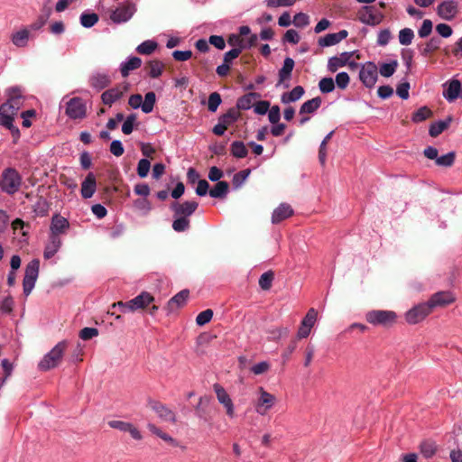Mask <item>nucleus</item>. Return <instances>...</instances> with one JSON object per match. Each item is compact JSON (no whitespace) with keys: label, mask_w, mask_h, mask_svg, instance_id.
Here are the masks:
<instances>
[{"label":"nucleus","mask_w":462,"mask_h":462,"mask_svg":"<svg viewBox=\"0 0 462 462\" xmlns=\"http://www.w3.org/2000/svg\"><path fill=\"white\" fill-rule=\"evenodd\" d=\"M189 291L188 290H182L180 292H178L175 296H173L169 301H168V308L170 310H173L176 308L182 307L187 299L189 298Z\"/></svg>","instance_id":"nucleus-29"},{"label":"nucleus","mask_w":462,"mask_h":462,"mask_svg":"<svg viewBox=\"0 0 462 462\" xmlns=\"http://www.w3.org/2000/svg\"><path fill=\"white\" fill-rule=\"evenodd\" d=\"M274 279V273L272 271H268L263 273L259 279V286L263 291H268L271 289L273 281Z\"/></svg>","instance_id":"nucleus-45"},{"label":"nucleus","mask_w":462,"mask_h":462,"mask_svg":"<svg viewBox=\"0 0 462 462\" xmlns=\"http://www.w3.org/2000/svg\"><path fill=\"white\" fill-rule=\"evenodd\" d=\"M353 51H345L338 56L329 58L328 61V69L330 72H336L338 69L346 66L353 57Z\"/></svg>","instance_id":"nucleus-19"},{"label":"nucleus","mask_w":462,"mask_h":462,"mask_svg":"<svg viewBox=\"0 0 462 462\" xmlns=\"http://www.w3.org/2000/svg\"><path fill=\"white\" fill-rule=\"evenodd\" d=\"M142 60L138 57H131L128 61L121 64V74L124 78L127 77L130 71L140 68Z\"/></svg>","instance_id":"nucleus-33"},{"label":"nucleus","mask_w":462,"mask_h":462,"mask_svg":"<svg viewBox=\"0 0 462 462\" xmlns=\"http://www.w3.org/2000/svg\"><path fill=\"white\" fill-rule=\"evenodd\" d=\"M135 121H136V116L134 114L128 116L122 125V132L125 134H132V132L134 130V124Z\"/></svg>","instance_id":"nucleus-60"},{"label":"nucleus","mask_w":462,"mask_h":462,"mask_svg":"<svg viewBox=\"0 0 462 462\" xmlns=\"http://www.w3.org/2000/svg\"><path fill=\"white\" fill-rule=\"evenodd\" d=\"M431 312L430 306H429L427 302H424L408 310L405 313V320L407 323L414 325L422 321Z\"/></svg>","instance_id":"nucleus-7"},{"label":"nucleus","mask_w":462,"mask_h":462,"mask_svg":"<svg viewBox=\"0 0 462 462\" xmlns=\"http://www.w3.org/2000/svg\"><path fill=\"white\" fill-rule=\"evenodd\" d=\"M213 389L217 395L218 402L222 404L226 409V415L230 418H233L235 416V406L230 395L227 393L226 389L219 383H214Z\"/></svg>","instance_id":"nucleus-10"},{"label":"nucleus","mask_w":462,"mask_h":462,"mask_svg":"<svg viewBox=\"0 0 462 462\" xmlns=\"http://www.w3.org/2000/svg\"><path fill=\"white\" fill-rule=\"evenodd\" d=\"M164 64L159 60H150L146 63L144 69L152 79L159 78L163 71Z\"/></svg>","instance_id":"nucleus-27"},{"label":"nucleus","mask_w":462,"mask_h":462,"mask_svg":"<svg viewBox=\"0 0 462 462\" xmlns=\"http://www.w3.org/2000/svg\"><path fill=\"white\" fill-rule=\"evenodd\" d=\"M66 114L72 119L83 118L86 116V106L79 97H73L67 103Z\"/></svg>","instance_id":"nucleus-14"},{"label":"nucleus","mask_w":462,"mask_h":462,"mask_svg":"<svg viewBox=\"0 0 462 462\" xmlns=\"http://www.w3.org/2000/svg\"><path fill=\"white\" fill-rule=\"evenodd\" d=\"M40 268V261L38 259L32 260L25 268V276L38 278Z\"/></svg>","instance_id":"nucleus-53"},{"label":"nucleus","mask_w":462,"mask_h":462,"mask_svg":"<svg viewBox=\"0 0 462 462\" xmlns=\"http://www.w3.org/2000/svg\"><path fill=\"white\" fill-rule=\"evenodd\" d=\"M391 38H392V33L389 29L382 30L378 33L377 44L380 46H385L389 43Z\"/></svg>","instance_id":"nucleus-64"},{"label":"nucleus","mask_w":462,"mask_h":462,"mask_svg":"<svg viewBox=\"0 0 462 462\" xmlns=\"http://www.w3.org/2000/svg\"><path fill=\"white\" fill-rule=\"evenodd\" d=\"M231 154L236 158H245L248 153V150L245 143L241 141H235L231 144Z\"/></svg>","instance_id":"nucleus-39"},{"label":"nucleus","mask_w":462,"mask_h":462,"mask_svg":"<svg viewBox=\"0 0 462 462\" xmlns=\"http://www.w3.org/2000/svg\"><path fill=\"white\" fill-rule=\"evenodd\" d=\"M398 67V61L393 60L390 63H383L380 67V74L383 77L389 78L393 75Z\"/></svg>","instance_id":"nucleus-50"},{"label":"nucleus","mask_w":462,"mask_h":462,"mask_svg":"<svg viewBox=\"0 0 462 462\" xmlns=\"http://www.w3.org/2000/svg\"><path fill=\"white\" fill-rule=\"evenodd\" d=\"M413 38L414 32L410 28H404L399 32V42L402 45H410Z\"/></svg>","instance_id":"nucleus-49"},{"label":"nucleus","mask_w":462,"mask_h":462,"mask_svg":"<svg viewBox=\"0 0 462 462\" xmlns=\"http://www.w3.org/2000/svg\"><path fill=\"white\" fill-rule=\"evenodd\" d=\"M452 121V117L448 116L444 121H438L430 125L429 129V134L431 137L439 136L442 132H444L447 128H448L450 123Z\"/></svg>","instance_id":"nucleus-31"},{"label":"nucleus","mask_w":462,"mask_h":462,"mask_svg":"<svg viewBox=\"0 0 462 462\" xmlns=\"http://www.w3.org/2000/svg\"><path fill=\"white\" fill-rule=\"evenodd\" d=\"M229 190V184L226 181H218L213 189H209V196L215 199H225Z\"/></svg>","instance_id":"nucleus-32"},{"label":"nucleus","mask_w":462,"mask_h":462,"mask_svg":"<svg viewBox=\"0 0 462 462\" xmlns=\"http://www.w3.org/2000/svg\"><path fill=\"white\" fill-rule=\"evenodd\" d=\"M456 158L455 152H449L445 155L437 158L436 164L442 167H451Z\"/></svg>","instance_id":"nucleus-48"},{"label":"nucleus","mask_w":462,"mask_h":462,"mask_svg":"<svg viewBox=\"0 0 462 462\" xmlns=\"http://www.w3.org/2000/svg\"><path fill=\"white\" fill-rule=\"evenodd\" d=\"M147 428H148V430L152 434L156 435L157 437H159L160 439H162V440H164L165 442H167L171 446H172V447H178L179 446V442L175 439L171 437L168 433L162 431L156 425H154L152 423H149L147 425Z\"/></svg>","instance_id":"nucleus-30"},{"label":"nucleus","mask_w":462,"mask_h":462,"mask_svg":"<svg viewBox=\"0 0 462 462\" xmlns=\"http://www.w3.org/2000/svg\"><path fill=\"white\" fill-rule=\"evenodd\" d=\"M350 78L349 75L346 72H339L336 76V84L338 88L340 89H346L347 86L349 85Z\"/></svg>","instance_id":"nucleus-61"},{"label":"nucleus","mask_w":462,"mask_h":462,"mask_svg":"<svg viewBox=\"0 0 462 462\" xmlns=\"http://www.w3.org/2000/svg\"><path fill=\"white\" fill-rule=\"evenodd\" d=\"M359 79L366 88H373L378 79V68L374 62H366L359 72Z\"/></svg>","instance_id":"nucleus-8"},{"label":"nucleus","mask_w":462,"mask_h":462,"mask_svg":"<svg viewBox=\"0 0 462 462\" xmlns=\"http://www.w3.org/2000/svg\"><path fill=\"white\" fill-rule=\"evenodd\" d=\"M239 117L240 112L236 108L231 107L226 111V113L219 116L218 121H220L227 128L233 123L237 121Z\"/></svg>","instance_id":"nucleus-34"},{"label":"nucleus","mask_w":462,"mask_h":462,"mask_svg":"<svg viewBox=\"0 0 462 462\" xmlns=\"http://www.w3.org/2000/svg\"><path fill=\"white\" fill-rule=\"evenodd\" d=\"M21 185V177L14 169H6L2 174L1 187L2 189L8 193L14 194Z\"/></svg>","instance_id":"nucleus-6"},{"label":"nucleus","mask_w":462,"mask_h":462,"mask_svg":"<svg viewBox=\"0 0 462 462\" xmlns=\"http://www.w3.org/2000/svg\"><path fill=\"white\" fill-rule=\"evenodd\" d=\"M156 101L155 93L150 91L145 94L143 102L142 101V110L143 113L148 114L151 113L153 109L154 104Z\"/></svg>","instance_id":"nucleus-42"},{"label":"nucleus","mask_w":462,"mask_h":462,"mask_svg":"<svg viewBox=\"0 0 462 462\" xmlns=\"http://www.w3.org/2000/svg\"><path fill=\"white\" fill-rule=\"evenodd\" d=\"M250 172H251L250 169H245V170L240 171L239 172L236 173L234 175L233 180H232L234 187L236 189L240 188L245 183V181L246 180L248 176L250 175Z\"/></svg>","instance_id":"nucleus-51"},{"label":"nucleus","mask_w":462,"mask_h":462,"mask_svg":"<svg viewBox=\"0 0 462 462\" xmlns=\"http://www.w3.org/2000/svg\"><path fill=\"white\" fill-rule=\"evenodd\" d=\"M456 301L455 295L449 291H441L431 295L430 300L427 301L430 306L431 310L437 307H446Z\"/></svg>","instance_id":"nucleus-11"},{"label":"nucleus","mask_w":462,"mask_h":462,"mask_svg":"<svg viewBox=\"0 0 462 462\" xmlns=\"http://www.w3.org/2000/svg\"><path fill=\"white\" fill-rule=\"evenodd\" d=\"M420 448L421 454L426 458L433 457L437 451L436 444L431 440H425L421 442Z\"/></svg>","instance_id":"nucleus-44"},{"label":"nucleus","mask_w":462,"mask_h":462,"mask_svg":"<svg viewBox=\"0 0 462 462\" xmlns=\"http://www.w3.org/2000/svg\"><path fill=\"white\" fill-rule=\"evenodd\" d=\"M457 3L453 0L443 1L437 7V14L439 16L447 21L453 20L457 16Z\"/></svg>","instance_id":"nucleus-13"},{"label":"nucleus","mask_w":462,"mask_h":462,"mask_svg":"<svg viewBox=\"0 0 462 462\" xmlns=\"http://www.w3.org/2000/svg\"><path fill=\"white\" fill-rule=\"evenodd\" d=\"M97 189L96 177L93 172H89L81 183V196L84 199L91 198Z\"/></svg>","instance_id":"nucleus-22"},{"label":"nucleus","mask_w":462,"mask_h":462,"mask_svg":"<svg viewBox=\"0 0 462 462\" xmlns=\"http://www.w3.org/2000/svg\"><path fill=\"white\" fill-rule=\"evenodd\" d=\"M158 47V44L154 41L147 40L139 44L136 48V51L142 55L152 54Z\"/></svg>","instance_id":"nucleus-41"},{"label":"nucleus","mask_w":462,"mask_h":462,"mask_svg":"<svg viewBox=\"0 0 462 462\" xmlns=\"http://www.w3.org/2000/svg\"><path fill=\"white\" fill-rule=\"evenodd\" d=\"M258 97L256 93H248L237 99L236 109L247 110L253 106L254 100Z\"/></svg>","instance_id":"nucleus-37"},{"label":"nucleus","mask_w":462,"mask_h":462,"mask_svg":"<svg viewBox=\"0 0 462 462\" xmlns=\"http://www.w3.org/2000/svg\"><path fill=\"white\" fill-rule=\"evenodd\" d=\"M294 60L290 58V57H287L285 58L284 61H283V65L282 67V69L279 70V80H278V85L283 83L284 81L286 80H289L291 77V72L293 70V68H294Z\"/></svg>","instance_id":"nucleus-26"},{"label":"nucleus","mask_w":462,"mask_h":462,"mask_svg":"<svg viewBox=\"0 0 462 462\" xmlns=\"http://www.w3.org/2000/svg\"><path fill=\"white\" fill-rule=\"evenodd\" d=\"M151 168V163L147 159H141L137 165V174L141 178H145Z\"/></svg>","instance_id":"nucleus-58"},{"label":"nucleus","mask_w":462,"mask_h":462,"mask_svg":"<svg viewBox=\"0 0 462 462\" xmlns=\"http://www.w3.org/2000/svg\"><path fill=\"white\" fill-rule=\"evenodd\" d=\"M148 406L159 416L161 420L166 422L176 423L177 418L175 412L168 406L155 400H149Z\"/></svg>","instance_id":"nucleus-9"},{"label":"nucleus","mask_w":462,"mask_h":462,"mask_svg":"<svg viewBox=\"0 0 462 462\" xmlns=\"http://www.w3.org/2000/svg\"><path fill=\"white\" fill-rule=\"evenodd\" d=\"M319 90L324 93H330L335 89V82L332 78H323L319 82Z\"/></svg>","instance_id":"nucleus-54"},{"label":"nucleus","mask_w":462,"mask_h":462,"mask_svg":"<svg viewBox=\"0 0 462 462\" xmlns=\"http://www.w3.org/2000/svg\"><path fill=\"white\" fill-rule=\"evenodd\" d=\"M7 100L0 106V125L9 129L14 138V142L20 136V131L14 126L13 121L20 108L23 106L24 97L18 87L10 88L6 90Z\"/></svg>","instance_id":"nucleus-1"},{"label":"nucleus","mask_w":462,"mask_h":462,"mask_svg":"<svg viewBox=\"0 0 462 462\" xmlns=\"http://www.w3.org/2000/svg\"><path fill=\"white\" fill-rule=\"evenodd\" d=\"M296 0H265V5L269 8L290 7L295 4Z\"/></svg>","instance_id":"nucleus-55"},{"label":"nucleus","mask_w":462,"mask_h":462,"mask_svg":"<svg viewBox=\"0 0 462 462\" xmlns=\"http://www.w3.org/2000/svg\"><path fill=\"white\" fill-rule=\"evenodd\" d=\"M317 316V310L313 308L310 309L305 318L302 319L301 324L312 328L316 322Z\"/></svg>","instance_id":"nucleus-62"},{"label":"nucleus","mask_w":462,"mask_h":462,"mask_svg":"<svg viewBox=\"0 0 462 462\" xmlns=\"http://www.w3.org/2000/svg\"><path fill=\"white\" fill-rule=\"evenodd\" d=\"M227 42L234 47L233 49H241V52L245 50V48H241L245 45V38L238 34H231L227 39Z\"/></svg>","instance_id":"nucleus-59"},{"label":"nucleus","mask_w":462,"mask_h":462,"mask_svg":"<svg viewBox=\"0 0 462 462\" xmlns=\"http://www.w3.org/2000/svg\"><path fill=\"white\" fill-rule=\"evenodd\" d=\"M441 44V40L438 37H432L429 42H426L424 48L421 51V55L427 57L430 53L437 51Z\"/></svg>","instance_id":"nucleus-43"},{"label":"nucleus","mask_w":462,"mask_h":462,"mask_svg":"<svg viewBox=\"0 0 462 462\" xmlns=\"http://www.w3.org/2000/svg\"><path fill=\"white\" fill-rule=\"evenodd\" d=\"M134 12V5L131 3H126L113 10L109 17L116 23H125L131 19Z\"/></svg>","instance_id":"nucleus-12"},{"label":"nucleus","mask_w":462,"mask_h":462,"mask_svg":"<svg viewBox=\"0 0 462 462\" xmlns=\"http://www.w3.org/2000/svg\"><path fill=\"white\" fill-rule=\"evenodd\" d=\"M383 14L374 5H365L357 13L358 20L367 25L375 26L382 23Z\"/></svg>","instance_id":"nucleus-5"},{"label":"nucleus","mask_w":462,"mask_h":462,"mask_svg":"<svg viewBox=\"0 0 462 462\" xmlns=\"http://www.w3.org/2000/svg\"><path fill=\"white\" fill-rule=\"evenodd\" d=\"M222 99L221 96L217 92H213L208 96V109L210 112H216L221 104Z\"/></svg>","instance_id":"nucleus-52"},{"label":"nucleus","mask_w":462,"mask_h":462,"mask_svg":"<svg viewBox=\"0 0 462 462\" xmlns=\"http://www.w3.org/2000/svg\"><path fill=\"white\" fill-rule=\"evenodd\" d=\"M293 214V209L289 204L282 203L278 208H276L272 215V222L273 224H278L282 220L290 217Z\"/></svg>","instance_id":"nucleus-23"},{"label":"nucleus","mask_w":462,"mask_h":462,"mask_svg":"<svg viewBox=\"0 0 462 462\" xmlns=\"http://www.w3.org/2000/svg\"><path fill=\"white\" fill-rule=\"evenodd\" d=\"M30 35V30L27 27H23L14 32L10 39L14 46L18 48H24L28 45Z\"/></svg>","instance_id":"nucleus-24"},{"label":"nucleus","mask_w":462,"mask_h":462,"mask_svg":"<svg viewBox=\"0 0 462 462\" xmlns=\"http://www.w3.org/2000/svg\"><path fill=\"white\" fill-rule=\"evenodd\" d=\"M461 83L457 79H452L448 88L443 92V97L449 102L456 100L460 97Z\"/></svg>","instance_id":"nucleus-25"},{"label":"nucleus","mask_w":462,"mask_h":462,"mask_svg":"<svg viewBox=\"0 0 462 462\" xmlns=\"http://www.w3.org/2000/svg\"><path fill=\"white\" fill-rule=\"evenodd\" d=\"M322 103V99L319 97H314L310 100L304 102L300 108V114H311L318 110Z\"/></svg>","instance_id":"nucleus-35"},{"label":"nucleus","mask_w":462,"mask_h":462,"mask_svg":"<svg viewBox=\"0 0 462 462\" xmlns=\"http://www.w3.org/2000/svg\"><path fill=\"white\" fill-rule=\"evenodd\" d=\"M305 90L301 86H296L290 92H285L281 97V101L283 104H289L291 102H295L304 95Z\"/></svg>","instance_id":"nucleus-28"},{"label":"nucleus","mask_w":462,"mask_h":462,"mask_svg":"<svg viewBox=\"0 0 462 462\" xmlns=\"http://www.w3.org/2000/svg\"><path fill=\"white\" fill-rule=\"evenodd\" d=\"M110 82V78L106 74L97 73L90 78V85L97 90L105 88Z\"/></svg>","instance_id":"nucleus-36"},{"label":"nucleus","mask_w":462,"mask_h":462,"mask_svg":"<svg viewBox=\"0 0 462 462\" xmlns=\"http://www.w3.org/2000/svg\"><path fill=\"white\" fill-rule=\"evenodd\" d=\"M433 116L432 111L426 106L420 107L412 114L411 120L414 123H420Z\"/></svg>","instance_id":"nucleus-38"},{"label":"nucleus","mask_w":462,"mask_h":462,"mask_svg":"<svg viewBox=\"0 0 462 462\" xmlns=\"http://www.w3.org/2000/svg\"><path fill=\"white\" fill-rule=\"evenodd\" d=\"M198 207L199 203L196 201H185L183 203L174 201L171 204V209L174 216H185L188 218L196 211Z\"/></svg>","instance_id":"nucleus-16"},{"label":"nucleus","mask_w":462,"mask_h":462,"mask_svg":"<svg viewBox=\"0 0 462 462\" xmlns=\"http://www.w3.org/2000/svg\"><path fill=\"white\" fill-rule=\"evenodd\" d=\"M98 335L97 328H84L79 332V337L83 340H89Z\"/></svg>","instance_id":"nucleus-63"},{"label":"nucleus","mask_w":462,"mask_h":462,"mask_svg":"<svg viewBox=\"0 0 462 462\" xmlns=\"http://www.w3.org/2000/svg\"><path fill=\"white\" fill-rule=\"evenodd\" d=\"M213 317V310L210 309H208L206 310L201 311L199 313V315L196 318V323L199 326H203L207 323H208Z\"/></svg>","instance_id":"nucleus-56"},{"label":"nucleus","mask_w":462,"mask_h":462,"mask_svg":"<svg viewBox=\"0 0 462 462\" xmlns=\"http://www.w3.org/2000/svg\"><path fill=\"white\" fill-rule=\"evenodd\" d=\"M260 397L258 399L255 410L261 414H266L267 411L273 407L275 402V396L267 393L263 387L259 388Z\"/></svg>","instance_id":"nucleus-17"},{"label":"nucleus","mask_w":462,"mask_h":462,"mask_svg":"<svg viewBox=\"0 0 462 462\" xmlns=\"http://www.w3.org/2000/svg\"><path fill=\"white\" fill-rule=\"evenodd\" d=\"M338 40L336 33H328L324 37L319 39V44L321 47H328L338 43Z\"/></svg>","instance_id":"nucleus-57"},{"label":"nucleus","mask_w":462,"mask_h":462,"mask_svg":"<svg viewBox=\"0 0 462 462\" xmlns=\"http://www.w3.org/2000/svg\"><path fill=\"white\" fill-rule=\"evenodd\" d=\"M397 314L393 310H373L365 314V320L373 326L385 328L393 327L397 322Z\"/></svg>","instance_id":"nucleus-3"},{"label":"nucleus","mask_w":462,"mask_h":462,"mask_svg":"<svg viewBox=\"0 0 462 462\" xmlns=\"http://www.w3.org/2000/svg\"><path fill=\"white\" fill-rule=\"evenodd\" d=\"M175 220L172 223V228L176 232H184L189 228L190 221L185 216H174Z\"/></svg>","instance_id":"nucleus-40"},{"label":"nucleus","mask_w":462,"mask_h":462,"mask_svg":"<svg viewBox=\"0 0 462 462\" xmlns=\"http://www.w3.org/2000/svg\"><path fill=\"white\" fill-rule=\"evenodd\" d=\"M69 228V223L67 218L59 214H55L52 217L50 226V234L60 236V235L65 234Z\"/></svg>","instance_id":"nucleus-20"},{"label":"nucleus","mask_w":462,"mask_h":462,"mask_svg":"<svg viewBox=\"0 0 462 462\" xmlns=\"http://www.w3.org/2000/svg\"><path fill=\"white\" fill-rule=\"evenodd\" d=\"M107 424L112 429H116L123 432H129L134 439L141 440L143 439L139 430L130 422L123 420H109Z\"/></svg>","instance_id":"nucleus-18"},{"label":"nucleus","mask_w":462,"mask_h":462,"mask_svg":"<svg viewBox=\"0 0 462 462\" xmlns=\"http://www.w3.org/2000/svg\"><path fill=\"white\" fill-rule=\"evenodd\" d=\"M62 245L61 238L59 236L50 234L48 242L45 245L43 256L45 259H51L60 250Z\"/></svg>","instance_id":"nucleus-21"},{"label":"nucleus","mask_w":462,"mask_h":462,"mask_svg":"<svg viewBox=\"0 0 462 462\" xmlns=\"http://www.w3.org/2000/svg\"><path fill=\"white\" fill-rule=\"evenodd\" d=\"M67 348V341L59 342L43 358L38 366L42 371H48L57 367L61 362L63 353Z\"/></svg>","instance_id":"nucleus-4"},{"label":"nucleus","mask_w":462,"mask_h":462,"mask_svg":"<svg viewBox=\"0 0 462 462\" xmlns=\"http://www.w3.org/2000/svg\"><path fill=\"white\" fill-rule=\"evenodd\" d=\"M33 211L39 217L47 216L49 213V204L47 200L41 197L33 206Z\"/></svg>","instance_id":"nucleus-47"},{"label":"nucleus","mask_w":462,"mask_h":462,"mask_svg":"<svg viewBox=\"0 0 462 462\" xmlns=\"http://www.w3.org/2000/svg\"><path fill=\"white\" fill-rule=\"evenodd\" d=\"M128 90L127 85H119L115 88H109L102 93V102L111 106L116 101L119 100L125 92Z\"/></svg>","instance_id":"nucleus-15"},{"label":"nucleus","mask_w":462,"mask_h":462,"mask_svg":"<svg viewBox=\"0 0 462 462\" xmlns=\"http://www.w3.org/2000/svg\"><path fill=\"white\" fill-rule=\"evenodd\" d=\"M98 22V15L95 13H83L80 15V23L85 28H90Z\"/></svg>","instance_id":"nucleus-46"},{"label":"nucleus","mask_w":462,"mask_h":462,"mask_svg":"<svg viewBox=\"0 0 462 462\" xmlns=\"http://www.w3.org/2000/svg\"><path fill=\"white\" fill-rule=\"evenodd\" d=\"M153 301L154 297L152 294L147 291H143L138 296L126 302L118 301L112 304L111 308H118L122 312H134L137 310H147L151 315H154L159 307L155 304H152L150 307V304H152Z\"/></svg>","instance_id":"nucleus-2"}]
</instances>
